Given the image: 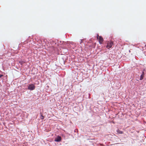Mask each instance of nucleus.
I'll use <instances>...</instances> for the list:
<instances>
[{"mask_svg": "<svg viewBox=\"0 0 146 146\" xmlns=\"http://www.w3.org/2000/svg\"><path fill=\"white\" fill-rule=\"evenodd\" d=\"M106 43L107 44L106 47L108 49L111 48L113 44V41H107Z\"/></svg>", "mask_w": 146, "mask_h": 146, "instance_id": "nucleus-1", "label": "nucleus"}, {"mask_svg": "<svg viewBox=\"0 0 146 146\" xmlns=\"http://www.w3.org/2000/svg\"><path fill=\"white\" fill-rule=\"evenodd\" d=\"M97 39L98 40L100 43V44H102L104 41L103 38L101 36H99L98 34L97 35Z\"/></svg>", "mask_w": 146, "mask_h": 146, "instance_id": "nucleus-3", "label": "nucleus"}, {"mask_svg": "<svg viewBox=\"0 0 146 146\" xmlns=\"http://www.w3.org/2000/svg\"><path fill=\"white\" fill-rule=\"evenodd\" d=\"M3 76V75H2L0 74V78H1Z\"/></svg>", "mask_w": 146, "mask_h": 146, "instance_id": "nucleus-9", "label": "nucleus"}, {"mask_svg": "<svg viewBox=\"0 0 146 146\" xmlns=\"http://www.w3.org/2000/svg\"><path fill=\"white\" fill-rule=\"evenodd\" d=\"M61 140V137L60 136H58L55 139V141L58 142L60 141Z\"/></svg>", "mask_w": 146, "mask_h": 146, "instance_id": "nucleus-4", "label": "nucleus"}, {"mask_svg": "<svg viewBox=\"0 0 146 146\" xmlns=\"http://www.w3.org/2000/svg\"><path fill=\"white\" fill-rule=\"evenodd\" d=\"M117 132L119 134H122L123 133V131H120L119 130H117Z\"/></svg>", "mask_w": 146, "mask_h": 146, "instance_id": "nucleus-6", "label": "nucleus"}, {"mask_svg": "<svg viewBox=\"0 0 146 146\" xmlns=\"http://www.w3.org/2000/svg\"><path fill=\"white\" fill-rule=\"evenodd\" d=\"M35 88V86L34 84H29L28 87V89L30 90H34Z\"/></svg>", "mask_w": 146, "mask_h": 146, "instance_id": "nucleus-2", "label": "nucleus"}, {"mask_svg": "<svg viewBox=\"0 0 146 146\" xmlns=\"http://www.w3.org/2000/svg\"><path fill=\"white\" fill-rule=\"evenodd\" d=\"M41 117H42L41 118V119H44V116H42H42H41Z\"/></svg>", "mask_w": 146, "mask_h": 146, "instance_id": "nucleus-8", "label": "nucleus"}, {"mask_svg": "<svg viewBox=\"0 0 146 146\" xmlns=\"http://www.w3.org/2000/svg\"><path fill=\"white\" fill-rule=\"evenodd\" d=\"M19 63L22 65L23 63V62H19Z\"/></svg>", "mask_w": 146, "mask_h": 146, "instance_id": "nucleus-7", "label": "nucleus"}, {"mask_svg": "<svg viewBox=\"0 0 146 146\" xmlns=\"http://www.w3.org/2000/svg\"><path fill=\"white\" fill-rule=\"evenodd\" d=\"M52 48H53V46H52Z\"/></svg>", "mask_w": 146, "mask_h": 146, "instance_id": "nucleus-10", "label": "nucleus"}, {"mask_svg": "<svg viewBox=\"0 0 146 146\" xmlns=\"http://www.w3.org/2000/svg\"><path fill=\"white\" fill-rule=\"evenodd\" d=\"M144 74H144V72H142V74L141 76L140 79V80H141L143 78V77L144 76Z\"/></svg>", "mask_w": 146, "mask_h": 146, "instance_id": "nucleus-5", "label": "nucleus"}]
</instances>
